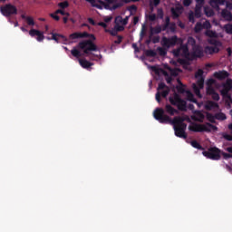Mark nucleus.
Instances as JSON below:
<instances>
[{
	"instance_id": "1",
	"label": "nucleus",
	"mask_w": 232,
	"mask_h": 232,
	"mask_svg": "<svg viewBox=\"0 0 232 232\" xmlns=\"http://www.w3.org/2000/svg\"><path fill=\"white\" fill-rule=\"evenodd\" d=\"M154 119L160 122V124H172L174 126V131L176 137L179 139H188V134H186V129L188 124L184 121H186L184 117L176 116L173 120L167 114H164V109L157 108L153 112Z\"/></svg>"
},
{
	"instance_id": "2",
	"label": "nucleus",
	"mask_w": 232,
	"mask_h": 232,
	"mask_svg": "<svg viewBox=\"0 0 232 232\" xmlns=\"http://www.w3.org/2000/svg\"><path fill=\"white\" fill-rule=\"evenodd\" d=\"M77 48L82 50L84 55L89 57L90 61H95V58L102 59V55L91 53L97 52L99 50V47H97V45L92 40H83L80 42L77 45Z\"/></svg>"
},
{
	"instance_id": "3",
	"label": "nucleus",
	"mask_w": 232,
	"mask_h": 232,
	"mask_svg": "<svg viewBox=\"0 0 232 232\" xmlns=\"http://www.w3.org/2000/svg\"><path fill=\"white\" fill-rule=\"evenodd\" d=\"M188 130L190 131H194L195 133H202L203 131H218V127L215 126L209 122H207L206 124H198V123H192Z\"/></svg>"
},
{
	"instance_id": "4",
	"label": "nucleus",
	"mask_w": 232,
	"mask_h": 232,
	"mask_svg": "<svg viewBox=\"0 0 232 232\" xmlns=\"http://www.w3.org/2000/svg\"><path fill=\"white\" fill-rule=\"evenodd\" d=\"M169 102L172 106H177L179 111H188V102L180 98V95H179L177 92L169 98Z\"/></svg>"
},
{
	"instance_id": "5",
	"label": "nucleus",
	"mask_w": 232,
	"mask_h": 232,
	"mask_svg": "<svg viewBox=\"0 0 232 232\" xmlns=\"http://www.w3.org/2000/svg\"><path fill=\"white\" fill-rule=\"evenodd\" d=\"M85 1H87V3H90V5L93 8H98V10H102L103 8H105V10H111V7H110V5H113V3H115V0H105L106 2L102 0H85Z\"/></svg>"
},
{
	"instance_id": "6",
	"label": "nucleus",
	"mask_w": 232,
	"mask_h": 232,
	"mask_svg": "<svg viewBox=\"0 0 232 232\" xmlns=\"http://www.w3.org/2000/svg\"><path fill=\"white\" fill-rule=\"evenodd\" d=\"M202 155L210 160H220L221 150L217 147H210L208 150H204Z\"/></svg>"
},
{
	"instance_id": "7",
	"label": "nucleus",
	"mask_w": 232,
	"mask_h": 232,
	"mask_svg": "<svg viewBox=\"0 0 232 232\" xmlns=\"http://www.w3.org/2000/svg\"><path fill=\"white\" fill-rule=\"evenodd\" d=\"M0 12L4 17H12L17 15V7L12 4H5L0 7Z\"/></svg>"
},
{
	"instance_id": "8",
	"label": "nucleus",
	"mask_w": 232,
	"mask_h": 232,
	"mask_svg": "<svg viewBox=\"0 0 232 232\" xmlns=\"http://www.w3.org/2000/svg\"><path fill=\"white\" fill-rule=\"evenodd\" d=\"M174 57H186L187 59L189 57V48L188 44H180V46L172 51Z\"/></svg>"
},
{
	"instance_id": "9",
	"label": "nucleus",
	"mask_w": 232,
	"mask_h": 232,
	"mask_svg": "<svg viewBox=\"0 0 232 232\" xmlns=\"http://www.w3.org/2000/svg\"><path fill=\"white\" fill-rule=\"evenodd\" d=\"M180 39L177 35H174L170 38L164 36L161 40V44L164 48H171V46H175Z\"/></svg>"
},
{
	"instance_id": "10",
	"label": "nucleus",
	"mask_w": 232,
	"mask_h": 232,
	"mask_svg": "<svg viewBox=\"0 0 232 232\" xmlns=\"http://www.w3.org/2000/svg\"><path fill=\"white\" fill-rule=\"evenodd\" d=\"M70 39H84L86 37H91V39H92V41H95V35L94 34H88V32H83V33H72L70 34Z\"/></svg>"
},
{
	"instance_id": "11",
	"label": "nucleus",
	"mask_w": 232,
	"mask_h": 232,
	"mask_svg": "<svg viewBox=\"0 0 232 232\" xmlns=\"http://www.w3.org/2000/svg\"><path fill=\"white\" fill-rule=\"evenodd\" d=\"M193 116L191 117L192 121H196V122H204V119H206V115L202 113V111H193Z\"/></svg>"
},
{
	"instance_id": "12",
	"label": "nucleus",
	"mask_w": 232,
	"mask_h": 232,
	"mask_svg": "<svg viewBox=\"0 0 232 232\" xmlns=\"http://www.w3.org/2000/svg\"><path fill=\"white\" fill-rule=\"evenodd\" d=\"M169 95V87H167V89H164L163 91H158L156 92V101L157 102L160 103L161 101V97H163V99H166V97Z\"/></svg>"
},
{
	"instance_id": "13",
	"label": "nucleus",
	"mask_w": 232,
	"mask_h": 232,
	"mask_svg": "<svg viewBox=\"0 0 232 232\" xmlns=\"http://www.w3.org/2000/svg\"><path fill=\"white\" fill-rule=\"evenodd\" d=\"M163 111H164V115H166V113H168L170 116H173L175 114L179 115V111L173 108V106H171L169 103H167L165 105V110L163 109Z\"/></svg>"
},
{
	"instance_id": "14",
	"label": "nucleus",
	"mask_w": 232,
	"mask_h": 232,
	"mask_svg": "<svg viewBox=\"0 0 232 232\" xmlns=\"http://www.w3.org/2000/svg\"><path fill=\"white\" fill-rule=\"evenodd\" d=\"M214 77L218 79V81H224V79H227L229 77V72L227 71H218L214 72Z\"/></svg>"
},
{
	"instance_id": "15",
	"label": "nucleus",
	"mask_w": 232,
	"mask_h": 232,
	"mask_svg": "<svg viewBox=\"0 0 232 232\" xmlns=\"http://www.w3.org/2000/svg\"><path fill=\"white\" fill-rule=\"evenodd\" d=\"M52 39L55 41V43H66L68 41L66 36L55 33H52Z\"/></svg>"
},
{
	"instance_id": "16",
	"label": "nucleus",
	"mask_w": 232,
	"mask_h": 232,
	"mask_svg": "<svg viewBox=\"0 0 232 232\" xmlns=\"http://www.w3.org/2000/svg\"><path fill=\"white\" fill-rule=\"evenodd\" d=\"M204 108L207 111H211L212 110H217V108H218V103L213 101H208L206 102Z\"/></svg>"
},
{
	"instance_id": "17",
	"label": "nucleus",
	"mask_w": 232,
	"mask_h": 232,
	"mask_svg": "<svg viewBox=\"0 0 232 232\" xmlns=\"http://www.w3.org/2000/svg\"><path fill=\"white\" fill-rule=\"evenodd\" d=\"M230 90H231V83H225L223 85V89L221 90V95L223 97H227V99H231V96H229Z\"/></svg>"
},
{
	"instance_id": "18",
	"label": "nucleus",
	"mask_w": 232,
	"mask_h": 232,
	"mask_svg": "<svg viewBox=\"0 0 232 232\" xmlns=\"http://www.w3.org/2000/svg\"><path fill=\"white\" fill-rule=\"evenodd\" d=\"M197 84H194V92L197 93V95H200V90H202V88H204V78H199L197 81Z\"/></svg>"
},
{
	"instance_id": "19",
	"label": "nucleus",
	"mask_w": 232,
	"mask_h": 232,
	"mask_svg": "<svg viewBox=\"0 0 232 232\" xmlns=\"http://www.w3.org/2000/svg\"><path fill=\"white\" fill-rule=\"evenodd\" d=\"M192 50H193L192 53L194 57H198V58L204 57V51H202V47L196 45L192 48Z\"/></svg>"
},
{
	"instance_id": "20",
	"label": "nucleus",
	"mask_w": 232,
	"mask_h": 232,
	"mask_svg": "<svg viewBox=\"0 0 232 232\" xmlns=\"http://www.w3.org/2000/svg\"><path fill=\"white\" fill-rule=\"evenodd\" d=\"M79 63L82 68H84L85 70H88L89 68H92V66H93V63L89 62L86 59H79Z\"/></svg>"
},
{
	"instance_id": "21",
	"label": "nucleus",
	"mask_w": 232,
	"mask_h": 232,
	"mask_svg": "<svg viewBox=\"0 0 232 232\" xmlns=\"http://www.w3.org/2000/svg\"><path fill=\"white\" fill-rule=\"evenodd\" d=\"M224 3H226V0H209L210 6L216 9L220 8V5H224Z\"/></svg>"
},
{
	"instance_id": "22",
	"label": "nucleus",
	"mask_w": 232,
	"mask_h": 232,
	"mask_svg": "<svg viewBox=\"0 0 232 232\" xmlns=\"http://www.w3.org/2000/svg\"><path fill=\"white\" fill-rule=\"evenodd\" d=\"M178 84L179 85L176 86V90L178 91V93H186V92H188L186 90V85H184L182 82H180V79H178Z\"/></svg>"
},
{
	"instance_id": "23",
	"label": "nucleus",
	"mask_w": 232,
	"mask_h": 232,
	"mask_svg": "<svg viewBox=\"0 0 232 232\" xmlns=\"http://www.w3.org/2000/svg\"><path fill=\"white\" fill-rule=\"evenodd\" d=\"M221 16L225 21H232V14L230 11H227V9H224L221 12Z\"/></svg>"
},
{
	"instance_id": "24",
	"label": "nucleus",
	"mask_w": 232,
	"mask_h": 232,
	"mask_svg": "<svg viewBox=\"0 0 232 232\" xmlns=\"http://www.w3.org/2000/svg\"><path fill=\"white\" fill-rule=\"evenodd\" d=\"M205 50L206 53H209L210 55H212V53H218V52H220V50L217 46H207Z\"/></svg>"
},
{
	"instance_id": "25",
	"label": "nucleus",
	"mask_w": 232,
	"mask_h": 232,
	"mask_svg": "<svg viewBox=\"0 0 232 232\" xmlns=\"http://www.w3.org/2000/svg\"><path fill=\"white\" fill-rule=\"evenodd\" d=\"M186 94H187V99L190 102H194V104H197V99H195V95L193 94V92H191L190 91H187Z\"/></svg>"
},
{
	"instance_id": "26",
	"label": "nucleus",
	"mask_w": 232,
	"mask_h": 232,
	"mask_svg": "<svg viewBox=\"0 0 232 232\" xmlns=\"http://www.w3.org/2000/svg\"><path fill=\"white\" fill-rule=\"evenodd\" d=\"M71 53H72V56L76 57V59H79L80 57H82V53H81V51H79L75 47L71 50Z\"/></svg>"
},
{
	"instance_id": "27",
	"label": "nucleus",
	"mask_w": 232,
	"mask_h": 232,
	"mask_svg": "<svg viewBox=\"0 0 232 232\" xmlns=\"http://www.w3.org/2000/svg\"><path fill=\"white\" fill-rule=\"evenodd\" d=\"M205 35L207 37H210V39H217L218 37L217 32L211 31L209 29L205 32Z\"/></svg>"
},
{
	"instance_id": "28",
	"label": "nucleus",
	"mask_w": 232,
	"mask_h": 232,
	"mask_svg": "<svg viewBox=\"0 0 232 232\" xmlns=\"http://www.w3.org/2000/svg\"><path fill=\"white\" fill-rule=\"evenodd\" d=\"M162 32V26L157 25L155 27L150 28V34L153 35V34H160Z\"/></svg>"
},
{
	"instance_id": "29",
	"label": "nucleus",
	"mask_w": 232,
	"mask_h": 232,
	"mask_svg": "<svg viewBox=\"0 0 232 232\" xmlns=\"http://www.w3.org/2000/svg\"><path fill=\"white\" fill-rule=\"evenodd\" d=\"M157 52L159 53V55H160V57H166V55H168V50L163 47H158Z\"/></svg>"
},
{
	"instance_id": "30",
	"label": "nucleus",
	"mask_w": 232,
	"mask_h": 232,
	"mask_svg": "<svg viewBox=\"0 0 232 232\" xmlns=\"http://www.w3.org/2000/svg\"><path fill=\"white\" fill-rule=\"evenodd\" d=\"M129 17L126 16L125 18H122L121 16H118L116 18V21H118L119 23H121V24H123V26H126V24H128V21H129Z\"/></svg>"
},
{
	"instance_id": "31",
	"label": "nucleus",
	"mask_w": 232,
	"mask_h": 232,
	"mask_svg": "<svg viewBox=\"0 0 232 232\" xmlns=\"http://www.w3.org/2000/svg\"><path fill=\"white\" fill-rule=\"evenodd\" d=\"M194 30H195L196 34H199V32H202V30H204V26H203L202 23L198 22L194 27Z\"/></svg>"
},
{
	"instance_id": "32",
	"label": "nucleus",
	"mask_w": 232,
	"mask_h": 232,
	"mask_svg": "<svg viewBox=\"0 0 232 232\" xmlns=\"http://www.w3.org/2000/svg\"><path fill=\"white\" fill-rule=\"evenodd\" d=\"M146 57H157V52L154 50L149 49L145 51Z\"/></svg>"
},
{
	"instance_id": "33",
	"label": "nucleus",
	"mask_w": 232,
	"mask_h": 232,
	"mask_svg": "<svg viewBox=\"0 0 232 232\" xmlns=\"http://www.w3.org/2000/svg\"><path fill=\"white\" fill-rule=\"evenodd\" d=\"M191 147L196 148V150H204V147H202V145H200V143H198V141H197V140L191 141Z\"/></svg>"
},
{
	"instance_id": "34",
	"label": "nucleus",
	"mask_w": 232,
	"mask_h": 232,
	"mask_svg": "<svg viewBox=\"0 0 232 232\" xmlns=\"http://www.w3.org/2000/svg\"><path fill=\"white\" fill-rule=\"evenodd\" d=\"M209 44H213V46H222V43L220 41L215 39V38H210L208 40Z\"/></svg>"
},
{
	"instance_id": "35",
	"label": "nucleus",
	"mask_w": 232,
	"mask_h": 232,
	"mask_svg": "<svg viewBox=\"0 0 232 232\" xmlns=\"http://www.w3.org/2000/svg\"><path fill=\"white\" fill-rule=\"evenodd\" d=\"M188 44L189 46H192V49H193V48H195V46H197V41L192 36H189L188 38Z\"/></svg>"
},
{
	"instance_id": "36",
	"label": "nucleus",
	"mask_w": 232,
	"mask_h": 232,
	"mask_svg": "<svg viewBox=\"0 0 232 232\" xmlns=\"http://www.w3.org/2000/svg\"><path fill=\"white\" fill-rule=\"evenodd\" d=\"M224 30L226 34H228L229 35L232 34V24H227L224 25Z\"/></svg>"
},
{
	"instance_id": "37",
	"label": "nucleus",
	"mask_w": 232,
	"mask_h": 232,
	"mask_svg": "<svg viewBox=\"0 0 232 232\" xmlns=\"http://www.w3.org/2000/svg\"><path fill=\"white\" fill-rule=\"evenodd\" d=\"M195 17L198 19L202 17V7H195Z\"/></svg>"
},
{
	"instance_id": "38",
	"label": "nucleus",
	"mask_w": 232,
	"mask_h": 232,
	"mask_svg": "<svg viewBox=\"0 0 232 232\" xmlns=\"http://www.w3.org/2000/svg\"><path fill=\"white\" fill-rule=\"evenodd\" d=\"M124 6V2H117L111 7V10H117V8H122Z\"/></svg>"
},
{
	"instance_id": "39",
	"label": "nucleus",
	"mask_w": 232,
	"mask_h": 232,
	"mask_svg": "<svg viewBox=\"0 0 232 232\" xmlns=\"http://www.w3.org/2000/svg\"><path fill=\"white\" fill-rule=\"evenodd\" d=\"M59 8H62V10H64L65 8H68L70 6V4L68 1L61 2L58 4Z\"/></svg>"
},
{
	"instance_id": "40",
	"label": "nucleus",
	"mask_w": 232,
	"mask_h": 232,
	"mask_svg": "<svg viewBox=\"0 0 232 232\" xmlns=\"http://www.w3.org/2000/svg\"><path fill=\"white\" fill-rule=\"evenodd\" d=\"M207 121L209 122H215V116L211 112H207L206 113Z\"/></svg>"
},
{
	"instance_id": "41",
	"label": "nucleus",
	"mask_w": 232,
	"mask_h": 232,
	"mask_svg": "<svg viewBox=\"0 0 232 232\" xmlns=\"http://www.w3.org/2000/svg\"><path fill=\"white\" fill-rule=\"evenodd\" d=\"M215 118L218 120V121H226V114L220 112V113H218L215 115Z\"/></svg>"
},
{
	"instance_id": "42",
	"label": "nucleus",
	"mask_w": 232,
	"mask_h": 232,
	"mask_svg": "<svg viewBox=\"0 0 232 232\" xmlns=\"http://www.w3.org/2000/svg\"><path fill=\"white\" fill-rule=\"evenodd\" d=\"M204 71L201 69L198 70V72L195 74L196 79H204Z\"/></svg>"
},
{
	"instance_id": "43",
	"label": "nucleus",
	"mask_w": 232,
	"mask_h": 232,
	"mask_svg": "<svg viewBox=\"0 0 232 232\" xmlns=\"http://www.w3.org/2000/svg\"><path fill=\"white\" fill-rule=\"evenodd\" d=\"M169 87L164 82H160L157 91L160 92V90H167Z\"/></svg>"
},
{
	"instance_id": "44",
	"label": "nucleus",
	"mask_w": 232,
	"mask_h": 232,
	"mask_svg": "<svg viewBox=\"0 0 232 232\" xmlns=\"http://www.w3.org/2000/svg\"><path fill=\"white\" fill-rule=\"evenodd\" d=\"M36 36V41H38L39 43H41V41H44V34H43V32L39 31V34Z\"/></svg>"
},
{
	"instance_id": "45",
	"label": "nucleus",
	"mask_w": 232,
	"mask_h": 232,
	"mask_svg": "<svg viewBox=\"0 0 232 232\" xmlns=\"http://www.w3.org/2000/svg\"><path fill=\"white\" fill-rule=\"evenodd\" d=\"M27 24L29 26H34L35 25V21H34V18L32 16H27Z\"/></svg>"
},
{
	"instance_id": "46",
	"label": "nucleus",
	"mask_w": 232,
	"mask_h": 232,
	"mask_svg": "<svg viewBox=\"0 0 232 232\" xmlns=\"http://www.w3.org/2000/svg\"><path fill=\"white\" fill-rule=\"evenodd\" d=\"M203 29L209 30L211 28V23L209 21L206 20L203 24Z\"/></svg>"
},
{
	"instance_id": "47",
	"label": "nucleus",
	"mask_w": 232,
	"mask_h": 232,
	"mask_svg": "<svg viewBox=\"0 0 232 232\" xmlns=\"http://www.w3.org/2000/svg\"><path fill=\"white\" fill-rule=\"evenodd\" d=\"M205 3H206V0H196V6L203 8Z\"/></svg>"
},
{
	"instance_id": "48",
	"label": "nucleus",
	"mask_w": 232,
	"mask_h": 232,
	"mask_svg": "<svg viewBox=\"0 0 232 232\" xmlns=\"http://www.w3.org/2000/svg\"><path fill=\"white\" fill-rule=\"evenodd\" d=\"M39 30L37 29H31L29 31V35H31V37H35V35H37L39 34Z\"/></svg>"
},
{
	"instance_id": "49",
	"label": "nucleus",
	"mask_w": 232,
	"mask_h": 232,
	"mask_svg": "<svg viewBox=\"0 0 232 232\" xmlns=\"http://www.w3.org/2000/svg\"><path fill=\"white\" fill-rule=\"evenodd\" d=\"M157 14L160 19H164V11L162 10V8H159L157 10Z\"/></svg>"
},
{
	"instance_id": "50",
	"label": "nucleus",
	"mask_w": 232,
	"mask_h": 232,
	"mask_svg": "<svg viewBox=\"0 0 232 232\" xmlns=\"http://www.w3.org/2000/svg\"><path fill=\"white\" fill-rule=\"evenodd\" d=\"M211 97H212L213 101H217V102L220 101V95H218L217 92H215L213 94H211Z\"/></svg>"
},
{
	"instance_id": "51",
	"label": "nucleus",
	"mask_w": 232,
	"mask_h": 232,
	"mask_svg": "<svg viewBox=\"0 0 232 232\" xmlns=\"http://www.w3.org/2000/svg\"><path fill=\"white\" fill-rule=\"evenodd\" d=\"M58 14L54 13H51L50 14V17H52V19H54V21H60L61 17H59V15H57Z\"/></svg>"
},
{
	"instance_id": "52",
	"label": "nucleus",
	"mask_w": 232,
	"mask_h": 232,
	"mask_svg": "<svg viewBox=\"0 0 232 232\" xmlns=\"http://www.w3.org/2000/svg\"><path fill=\"white\" fill-rule=\"evenodd\" d=\"M215 88L213 87H207V94L208 95H212L215 92Z\"/></svg>"
},
{
	"instance_id": "53",
	"label": "nucleus",
	"mask_w": 232,
	"mask_h": 232,
	"mask_svg": "<svg viewBox=\"0 0 232 232\" xmlns=\"http://www.w3.org/2000/svg\"><path fill=\"white\" fill-rule=\"evenodd\" d=\"M213 84H215V80L213 78L207 81V87H213Z\"/></svg>"
},
{
	"instance_id": "54",
	"label": "nucleus",
	"mask_w": 232,
	"mask_h": 232,
	"mask_svg": "<svg viewBox=\"0 0 232 232\" xmlns=\"http://www.w3.org/2000/svg\"><path fill=\"white\" fill-rule=\"evenodd\" d=\"M221 155L223 156V159H225V160L232 159V154H229L227 152H221Z\"/></svg>"
},
{
	"instance_id": "55",
	"label": "nucleus",
	"mask_w": 232,
	"mask_h": 232,
	"mask_svg": "<svg viewBox=\"0 0 232 232\" xmlns=\"http://www.w3.org/2000/svg\"><path fill=\"white\" fill-rule=\"evenodd\" d=\"M55 14H61V15H70V13H66V12L63 11V9H57L55 11Z\"/></svg>"
},
{
	"instance_id": "56",
	"label": "nucleus",
	"mask_w": 232,
	"mask_h": 232,
	"mask_svg": "<svg viewBox=\"0 0 232 232\" xmlns=\"http://www.w3.org/2000/svg\"><path fill=\"white\" fill-rule=\"evenodd\" d=\"M123 37L121 35H118V39L114 41V44H121L122 43Z\"/></svg>"
},
{
	"instance_id": "57",
	"label": "nucleus",
	"mask_w": 232,
	"mask_h": 232,
	"mask_svg": "<svg viewBox=\"0 0 232 232\" xmlns=\"http://www.w3.org/2000/svg\"><path fill=\"white\" fill-rule=\"evenodd\" d=\"M169 28L170 32H175V29H176L175 23H171V24L169 25Z\"/></svg>"
},
{
	"instance_id": "58",
	"label": "nucleus",
	"mask_w": 232,
	"mask_h": 232,
	"mask_svg": "<svg viewBox=\"0 0 232 232\" xmlns=\"http://www.w3.org/2000/svg\"><path fill=\"white\" fill-rule=\"evenodd\" d=\"M150 21H156L157 20V14H150L149 16Z\"/></svg>"
},
{
	"instance_id": "59",
	"label": "nucleus",
	"mask_w": 232,
	"mask_h": 232,
	"mask_svg": "<svg viewBox=\"0 0 232 232\" xmlns=\"http://www.w3.org/2000/svg\"><path fill=\"white\" fill-rule=\"evenodd\" d=\"M160 37H159V36H155V37L152 39V43H153L154 44H157V43H160Z\"/></svg>"
},
{
	"instance_id": "60",
	"label": "nucleus",
	"mask_w": 232,
	"mask_h": 232,
	"mask_svg": "<svg viewBox=\"0 0 232 232\" xmlns=\"http://www.w3.org/2000/svg\"><path fill=\"white\" fill-rule=\"evenodd\" d=\"M98 26H102V28H108V24L104 22H99Z\"/></svg>"
},
{
	"instance_id": "61",
	"label": "nucleus",
	"mask_w": 232,
	"mask_h": 232,
	"mask_svg": "<svg viewBox=\"0 0 232 232\" xmlns=\"http://www.w3.org/2000/svg\"><path fill=\"white\" fill-rule=\"evenodd\" d=\"M188 21H189L190 23H195V16L193 15V14H190L188 15Z\"/></svg>"
},
{
	"instance_id": "62",
	"label": "nucleus",
	"mask_w": 232,
	"mask_h": 232,
	"mask_svg": "<svg viewBox=\"0 0 232 232\" xmlns=\"http://www.w3.org/2000/svg\"><path fill=\"white\" fill-rule=\"evenodd\" d=\"M184 6H189L191 5V0H183Z\"/></svg>"
},
{
	"instance_id": "63",
	"label": "nucleus",
	"mask_w": 232,
	"mask_h": 232,
	"mask_svg": "<svg viewBox=\"0 0 232 232\" xmlns=\"http://www.w3.org/2000/svg\"><path fill=\"white\" fill-rule=\"evenodd\" d=\"M165 24H167V26H169V24H171L169 16H166V18H165Z\"/></svg>"
},
{
	"instance_id": "64",
	"label": "nucleus",
	"mask_w": 232,
	"mask_h": 232,
	"mask_svg": "<svg viewBox=\"0 0 232 232\" xmlns=\"http://www.w3.org/2000/svg\"><path fill=\"white\" fill-rule=\"evenodd\" d=\"M88 23H90V24H92V26H95V20H93V18H88Z\"/></svg>"
}]
</instances>
